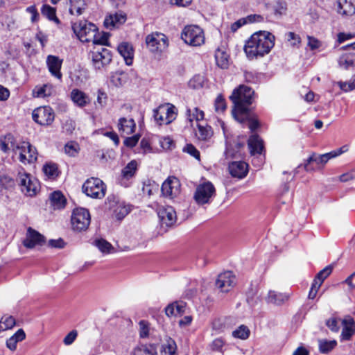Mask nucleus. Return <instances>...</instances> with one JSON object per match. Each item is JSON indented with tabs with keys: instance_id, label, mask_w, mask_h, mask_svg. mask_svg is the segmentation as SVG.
I'll return each mask as SVG.
<instances>
[{
	"instance_id": "1",
	"label": "nucleus",
	"mask_w": 355,
	"mask_h": 355,
	"mask_svg": "<svg viewBox=\"0 0 355 355\" xmlns=\"http://www.w3.org/2000/svg\"><path fill=\"white\" fill-rule=\"evenodd\" d=\"M275 36L269 32L254 33L246 42L244 51L249 59L263 57L268 54L275 44Z\"/></svg>"
},
{
	"instance_id": "2",
	"label": "nucleus",
	"mask_w": 355,
	"mask_h": 355,
	"mask_svg": "<svg viewBox=\"0 0 355 355\" xmlns=\"http://www.w3.org/2000/svg\"><path fill=\"white\" fill-rule=\"evenodd\" d=\"M254 93L252 88L245 85H240L233 91L230 98L234 103L232 114L236 120L243 121L248 117V106L252 103Z\"/></svg>"
},
{
	"instance_id": "3",
	"label": "nucleus",
	"mask_w": 355,
	"mask_h": 355,
	"mask_svg": "<svg viewBox=\"0 0 355 355\" xmlns=\"http://www.w3.org/2000/svg\"><path fill=\"white\" fill-rule=\"evenodd\" d=\"M181 38L192 46H200L205 41L203 30L196 25L186 26L182 31Z\"/></svg>"
},
{
	"instance_id": "4",
	"label": "nucleus",
	"mask_w": 355,
	"mask_h": 355,
	"mask_svg": "<svg viewBox=\"0 0 355 355\" xmlns=\"http://www.w3.org/2000/svg\"><path fill=\"white\" fill-rule=\"evenodd\" d=\"M73 33L83 42H88L94 38L97 31V27L87 21H80L72 24Z\"/></svg>"
},
{
	"instance_id": "5",
	"label": "nucleus",
	"mask_w": 355,
	"mask_h": 355,
	"mask_svg": "<svg viewBox=\"0 0 355 355\" xmlns=\"http://www.w3.org/2000/svg\"><path fill=\"white\" fill-rule=\"evenodd\" d=\"M90 221V214L87 209L79 207L73 209L71 217L73 230L78 232L87 230Z\"/></svg>"
},
{
	"instance_id": "6",
	"label": "nucleus",
	"mask_w": 355,
	"mask_h": 355,
	"mask_svg": "<svg viewBox=\"0 0 355 355\" xmlns=\"http://www.w3.org/2000/svg\"><path fill=\"white\" fill-rule=\"evenodd\" d=\"M83 191L93 198H102L105 195L106 186L99 178L87 179L83 185Z\"/></svg>"
},
{
	"instance_id": "7",
	"label": "nucleus",
	"mask_w": 355,
	"mask_h": 355,
	"mask_svg": "<svg viewBox=\"0 0 355 355\" xmlns=\"http://www.w3.org/2000/svg\"><path fill=\"white\" fill-rule=\"evenodd\" d=\"M177 116V109L171 104L162 105L153 111V117L159 124H169L173 121Z\"/></svg>"
},
{
	"instance_id": "8",
	"label": "nucleus",
	"mask_w": 355,
	"mask_h": 355,
	"mask_svg": "<svg viewBox=\"0 0 355 355\" xmlns=\"http://www.w3.org/2000/svg\"><path fill=\"white\" fill-rule=\"evenodd\" d=\"M216 195V189L213 184L206 182L199 184L194 193V200L199 205L209 204Z\"/></svg>"
},
{
	"instance_id": "9",
	"label": "nucleus",
	"mask_w": 355,
	"mask_h": 355,
	"mask_svg": "<svg viewBox=\"0 0 355 355\" xmlns=\"http://www.w3.org/2000/svg\"><path fill=\"white\" fill-rule=\"evenodd\" d=\"M92 64L96 69H101L112 61L110 51L103 46H94L91 51Z\"/></svg>"
},
{
	"instance_id": "10",
	"label": "nucleus",
	"mask_w": 355,
	"mask_h": 355,
	"mask_svg": "<svg viewBox=\"0 0 355 355\" xmlns=\"http://www.w3.org/2000/svg\"><path fill=\"white\" fill-rule=\"evenodd\" d=\"M21 191L28 196H33L36 194L38 187V182L36 180H32L31 175L26 173H18L17 178Z\"/></svg>"
},
{
	"instance_id": "11",
	"label": "nucleus",
	"mask_w": 355,
	"mask_h": 355,
	"mask_svg": "<svg viewBox=\"0 0 355 355\" xmlns=\"http://www.w3.org/2000/svg\"><path fill=\"white\" fill-rule=\"evenodd\" d=\"M146 42L149 50L153 53L162 52L168 46V40L165 35L154 33L148 35Z\"/></svg>"
},
{
	"instance_id": "12",
	"label": "nucleus",
	"mask_w": 355,
	"mask_h": 355,
	"mask_svg": "<svg viewBox=\"0 0 355 355\" xmlns=\"http://www.w3.org/2000/svg\"><path fill=\"white\" fill-rule=\"evenodd\" d=\"M109 208L112 211L117 220H122L130 211V205L120 201L116 197L112 196L107 198Z\"/></svg>"
},
{
	"instance_id": "13",
	"label": "nucleus",
	"mask_w": 355,
	"mask_h": 355,
	"mask_svg": "<svg viewBox=\"0 0 355 355\" xmlns=\"http://www.w3.org/2000/svg\"><path fill=\"white\" fill-rule=\"evenodd\" d=\"M54 112L49 106L40 107L33 112V119L41 125H51L54 121Z\"/></svg>"
},
{
	"instance_id": "14",
	"label": "nucleus",
	"mask_w": 355,
	"mask_h": 355,
	"mask_svg": "<svg viewBox=\"0 0 355 355\" xmlns=\"http://www.w3.org/2000/svg\"><path fill=\"white\" fill-rule=\"evenodd\" d=\"M157 215L162 227H170L176 220L177 216L174 208L171 206H162L159 207Z\"/></svg>"
},
{
	"instance_id": "15",
	"label": "nucleus",
	"mask_w": 355,
	"mask_h": 355,
	"mask_svg": "<svg viewBox=\"0 0 355 355\" xmlns=\"http://www.w3.org/2000/svg\"><path fill=\"white\" fill-rule=\"evenodd\" d=\"M19 155V160L22 163H31L37 160L36 148L32 146L29 142L23 141L19 145L16 146Z\"/></svg>"
},
{
	"instance_id": "16",
	"label": "nucleus",
	"mask_w": 355,
	"mask_h": 355,
	"mask_svg": "<svg viewBox=\"0 0 355 355\" xmlns=\"http://www.w3.org/2000/svg\"><path fill=\"white\" fill-rule=\"evenodd\" d=\"M235 276L231 271L218 275L216 280V287L221 292H228L235 284Z\"/></svg>"
},
{
	"instance_id": "17",
	"label": "nucleus",
	"mask_w": 355,
	"mask_h": 355,
	"mask_svg": "<svg viewBox=\"0 0 355 355\" xmlns=\"http://www.w3.org/2000/svg\"><path fill=\"white\" fill-rule=\"evenodd\" d=\"M180 184L175 178H168L162 185V192L164 196L173 198L180 193Z\"/></svg>"
},
{
	"instance_id": "18",
	"label": "nucleus",
	"mask_w": 355,
	"mask_h": 355,
	"mask_svg": "<svg viewBox=\"0 0 355 355\" xmlns=\"http://www.w3.org/2000/svg\"><path fill=\"white\" fill-rule=\"evenodd\" d=\"M45 242V237L42 234L34 229L28 227L23 244L27 248H33L36 245H43Z\"/></svg>"
},
{
	"instance_id": "19",
	"label": "nucleus",
	"mask_w": 355,
	"mask_h": 355,
	"mask_svg": "<svg viewBox=\"0 0 355 355\" xmlns=\"http://www.w3.org/2000/svg\"><path fill=\"white\" fill-rule=\"evenodd\" d=\"M328 161L325 154L318 156L313 155L307 159L304 167L307 172H312L320 169Z\"/></svg>"
},
{
	"instance_id": "20",
	"label": "nucleus",
	"mask_w": 355,
	"mask_h": 355,
	"mask_svg": "<svg viewBox=\"0 0 355 355\" xmlns=\"http://www.w3.org/2000/svg\"><path fill=\"white\" fill-rule=\"evenodd\" d=\"M70 98L73 104L80 108H83L91 103V99L88 94L77 88L71 90L70 93Z\"/></svg>"
},
{
	"instance_id": "21",
	"label": "nucleus",
	"mask_w": 355,
	"mask_h": 355,
	"mask_svg": "<svg viewBox=\"0 0 355 355\" xmlns=\"http://www.w3.org/2000/svg\"><path fill=\"white\" fill-rule=\"evenodd\" d=\"M342 324L343 327L340 334V340H351L352 337L355 334L354 320L351 316L347 315L342 320Z\"/></svg>"
},
{
	"instance_id": "22",
	"label": "nucleus",
	"mask_w": 355,
	"mask_h": 355,
	"mask_svg": "<svg viewBox=\"0 0 355 355\" xmlns=\"http://www.w3.org/2000/svg\"><path fill=\"white\" fill-rule=\"evenodd\" d=\"M248 165L242 161L232 162L229 164V171L232 177L243 178L248 173Z\"/></svg>"
},
{
	"instance_id": "23",
	"label": "nucleus",
	"mask_w": 355,
	"mask_h": 355,
	"mask_svg": "<svg viewBox=\"0 0 355 355\" xmlns=\"http://www.w3.org/2000/svg\"><path fill=\"white\" fill-rule=\"evenodd\" d=\"M118 52L123 58L127 65L130 66L133 62L134 49L128 42L121 43L117 48Z\"/></svg>"
},
{
	"instance_id": "24",
	"label": "nucleus",
	"mask_w": 355,
	"mask_h": 355,
	"mask_svg": "<svg viewBox=\"0 0 355 355\" xmlns=\"http://www.w3.org/2000/svg\"><path fill=\"white\" fill-rule=\"evenodd\" d=\"M337 11L345 16L355 14V0H338Z\"/></svg>"
},
{
	"instance_id": "25",
	"label": "nucleus",
	"mask_w": 355,
	"mask_h": 355,
	"mask_svg": "<svg viewBox=\"0 0 355 355\" xmlns=\"http://www.w3.org/2000/svg\"><path fill=\"white\" fill-rule=\"evenodd\" d=\"M46 63L51 73L58 79H61L62 73L60 69L62 66V60L57 56L49 55L47 57Z\"/></svg>"
},
{
	"instance_id": "26",
	"label": "nucleus",
	"mask_w": 355,
	"mask_h": 355,
	"mask_svg": "<svg viewBox=\"0 0 355 355\" xmlns=\"http://www.w3.org/2000/svg\"><path fill=\"white\" fill-rule=\"evenodd\" d=\"M17 145L19 144H15L14 137L11 134H8L0 139V148L4 153H8L11 149L17 154L18 152V149H16Z\"/></svg>"
},
{
	"instance_id": "27",
	"label": "nucleus",
	"mask_w": 355,
	"mask_h": 355,
	"mask_svg": "<svg viewBox=\"0 0 355 355\" xmlns=\"http://www.w3.org/2000/svg\"><path fill=\"white\" fill-rule=\"evenodd\" d=\"M248 141L251 155L262 153L263 150V141L257 135H252Z\"/></svg>"
},
{
	"instance_id": "28",
	"label": "nucleus",
	"mask_w": 355,
	"mask_h": 355,
	"mask_svg": "<svg viewBox=\"0 0 355 355\" xmlns=\"http://www.w3.org/2000/svg\"><path fill=\"white\" fill-rule=\"evenodd\" d=\"M126 20V15L123 12H116L114 15H110L105 19L104 24L107 28H112L116 25H121Z\"/></svg>"
},
{
	"instance_id": "29",
	"label": "nucleus",
	"mask_w": 355,
	"mask_h": 355,
	"mask_svg": "<svg viewBox=\"0 0 355 355\" xmlns=\"http://www.w3.org/2000/svg\"><path fill=\"white\" fill-rule=\"evenodd\" d=\"M49 201L51 205L54 209H60L63 208L66 204V199L63 194L59 191H54L49 196Z\"/></svg>"
},
{
	"instance_id": "30",
	"label": "nucleus",
	"mask_w": 355,
	"mask_h": 355,
	"mask_svg": "<svg viewBox=\"0 0 355 355\" xmlns=\"http://www.w3.org/2000/svg\"><path fill=\"white\" fill-rule=\"evenodd\" d=\"M69 13L72 15L79 16L86 9L87 5L85 0H69Z\"/></svg>"
},
{
	"instance_id": "31",
	"label": "nucleus",
	"mask_w": 355,
	"mask_h": 355,
	"mask_svg": "<svg viewBox=\"0 0 355 355\" xmlns=\"http://www.w3.org/2000/svg\"><path fill=\"white\" fill-rule=\"evenodd\" d=\"M229 55L223 49L218 48L215 53L217 65L221 69H227L229 66Z\"/></svg>"
},
{
	"instance_id": "32",
	"label": "nucleus",
	"mask_w": 355,
	"mask_h": 355,
	"mask_svg": "<svg viewBox=\"0 0 355 355\" xmlns=\"http://www.w3.org/2000/svg\"><path fill=\"white\" fill-rule=\"evenodd\" d=\"M135 123L132 119L121 118L119 121V130L124 134H132L135 129Z\"/></svg>"
},
{
	"instance_id": "33",
	"label": "nucleus",
	"mask_w": 355,
	"mask_h": 355,
	"mask_svg": "<svg viewBox=\"0 0 355 355\" xmlns=\"http://www.w3.org/2000/svg\"><path fill=\"white\" fill-rule=\"evenodd\" d=\"M318 343L319 352L324 354L331 352L338 344L336 340H329L325 338L318 339Z\"/></svg>"
},
{
	"instance_id": "34",
	"label": "nucleus",
	"mask_w": 355,
	"mask_h": 355,
	"mask_svg": "<svg viewBox=\"0 0 355 355\" xmlns=\"http://www.w3.org/2000/svg\"><path fill=\"white\" fill-rule=\"evenodd\" d=\"M289 295L286 293H278L275 291H270L268 295V302L280 305L287 301Z\"/></svg>"
},
{
	"instance_id": "35",
	"label": "nucleus",
	"mask_w": 355,
	"mask_h": 355,
	"mask_svg": "<svg viewBox=\"0 0 355 355\" xmlns=\"http://www.w3.org/2000/svg\"><path fill=\"white\" fill-rule=\"evenodd\" d=\"M26 338V334L22 329H19L17 331L8 338L6 341V346L8 349L13 351L17 347V343L22 341Z\"/></svg>"
},
{
	"instance_id": "36",
	"label": "nucleus",
	"mask_w": 355,
	"mask_h": 355,
	"mask_svg": "<svg viewBox=\"0 0 355 355\" xmlns=\"http://www.w3.org/2000/svg\"><path fill=\"white\" fill-rule=\"evenodd\" d=\"M338 62L340 67L345 69L355 67V53H347L343 55Z\"/></svg>"
},
{
	"instance_id": "37",
	"label": "nucleus",
	"mask_w": 355,
	"mask_h": 355,
	"mask_svg": "<svg viewBox=\"0 0 355 355\" xmlns=\"http://www.w3.org/2000/svg\"><path fill=\"white\" fill-rule=\"evenodd\" d=\"M197 126L198 131L196 133V136L199 139L206 141L212 137L213 131L211 126L201 123H198Z\"/></svg>"
},
{
	"instance_id": "38",
	"label": "nucleus",
	"mask_w": 355,
	"mask_h": 355,
	"mask_svg": "<svg viewBox=\"0 0 355 355\" xmlns=\"http://www.w3.org/2000/svg\"><path fill=\"white\" fill-rule=\"evenodd\" d=\"M54 92V87L51 84H45L42 87H35L33 90L35 96L38 98H44L50 96Z\"/></svg>"
},
{
	"instance_id": "39",
	"label": "nucleus",
	"mask_w": 355,
	"mask_h": 355,
	"mask_svg": "<svg viewBox=\"0 0 355 355\" xmlns=\"http://www.w3.org/2000/svg\"><path fill=\"white\" fill-rule=\"evenodd\" d=\"M137 169V163L135 160L130 162L122 170L121 174L123 178L128 180L132 178Z\"/></svg>"
},
{
	"instance_id": "40",
	"label": "nucleus",
	"mask_w": 355,
	"mask_h": 355,
	"mask_svg": "<svg viewBox=\"0 0 355 355\" xmlns=\"http://www.w3.org/2000/svg\"><path fill=\"white\" fill-rule=\"evenodd\" d=\"M42 14L46 17L49 20L59 23L60 21L55 15V8L49 5H44L41 9Z\"/></svg>"
},
{
	"instance_id": "41",
	"label": "nucleus",
	"mask_w": 355,
	"mask_h": 355,
	"mask_svg": "<svg viewBox=\"0 0 355 355\" xmlns=\"http://www.w3.org/2000/svg\"><path fill=\"white\" fill-rule=\"evenodd\" d=\"M177 350V345L175 342L169 338L166 340V343L163 345V355H175Z\"/></svg>"
},
{
	"instance_id": "42",
	"label": "nucleus",
	"mask_w": 355,
	"mask_h": 355,
	"mask_svg": "<svg viewBox=\"0 0 355 355\" xmlns=\"http://www.w3.org/2000/svg\"><path fill=\"white\" fill-rule=\"evenodd\" d=\"M234 338L245 340L250 336V329L248 327L242 324L238 329L232 331Z\"/></svg>"
},
{
	"instance_id": "43",
	"label": "nucleus",
	"mask_w": 355,
	"mask_h": 355,
	"mask_svg": "<svg viewBox=\"0 0 355 355\" xmlns=\"http://www.w3.org/2000/svg\"><path fill=\"white\" fill-rule=\"evenodd\" d=\"M94 243L95 245L103 253H110L111 252V250H113L112 245L105 239H97L94 241Z\"/></svg>"
},
{
	"instance_id": "44",
	"label": "nucleus",
	"mask_w": 355,
	"mask_h": 355,
	"mask_svg": "<svg viewBox=\"0 0 355 355\" xmlns=\"http://www.w3.org/2000/svg\"><path fill=\"white\" fill-rule=\"evenodd\" d=\"M187 113L188 114V119L191 122H192L193 119L196 121H202L205 116L203 111L200 110L198 107H195L192 113H191V110L188 109Z\"/></svg>"
},
{
	"instance_id": "45",
	"label": "nucleus",
	"mask_w": 355,
	"mask_h": 355,
	"mask_svg": "<svg viewBox=\"0 0 355 355\" xmlns=\"http://www.w3.org/2000/svg\"><path fill=\"white\" fill-rule=\"evenodd\" d=\"M79 145L74 141L68 142L64 146V152L71 157H75L79 151Z\"/></svg>"
},
{
	"instance_id": "46",
	"label": "nucleus",
	"mask_w": 355,
	"mask_h": 355,
	"mask_svg": "<svg viewBox=\"0 0 355 355\" xmlns=\"http://www.w3.org/2000/svg\"><path fill=\"white\" fill-rule=\"evenodd\" d=\"M44 174L51 178H54L58 175V167L54 164H46L43 167Z\"/></svg>"
},
{
	"instance_id": "47",
	"label": "nucleus",
	"mask_w": 355,
	"mask_h": 355,
	"mask_svg": "<svg viewBox=\"0 0 355 355\" xmlns=\"http://www.w3.org/2000/svg\"><path fill=\"white\" fill-rule=\"evenodd\" d=\"M15 324V320L12 316L2 317L0 320V327L2 331L12 328Z\"/></svg>"
},
{
	"instance_id": "48",
	"label": "nucleus",
	"mask_w": 355,
	"mask_h": 355,
	"mask_svg": "<svg viewBox=\"0 0 355 355\" xmlns=\"http://www.w3.org/2000/svg\"><path fill=\"white\" fill-rule=\"evenodd\" d=\"M337 85L345 92L352 91L355 89V76L349 82L338 81Z\"/></svg>"
},
{
	"instance_id": "49",
	"label": "nucleus",
	"mask_w": 355,
	"mask_h": 355,
	"mask_svg": "<svg viewBox=\"0 0 355 355\" xmlns=\"http://www.w3.org/2000/svg\"><path fill=\"white\" fill-rule=\"evenodd\" d=\"M0 23L3 28L6 30H11L14 26V20L8 15H1L0 17Z\"/></svg>"
},
{
	"instance_id": "50",
	"label": "nucleus",
	"mask_w": 355,
	"mask_h": 355,
	"mask_svg": "<svg viewBox=\"0 0 355 355\" xmlns=\"http://www.w3.org/2000/svg\"><path fill=\"white\" fill-rule=\"evenodd\" d=\"M241 152L238 151L233 144H228L225 150L226 158H236L241 157Z\"/></svg>"
},
{
	"instance_id": "51",
	"label": "nucleus",
	"mask_w": 355,
	"mask_h": 355,
	"mask_svg": "<svg viewBox=\"0 0 355 355\" xmlns=\"http://www.w3.org/2000/svg\"><path fill=\"white\" fill-rule=\"evenodd\" d=\"M333 270L331 266H327L322 270H320L315 278H316L318 281H320L322 284L324 281V279L330 275Z\"/></svg>"
},
{
	"instance_id": "52",
	"label": "nucleus",
	"mask_w": 355,
	"mask_h": 355,
	"mask_svg": "<svg viewBox=\"0 0 355 355\" xmlns=\"http://www.w3.org/2000/svg\"><path fill=\"white\" fill-rule=\"evenodd\" d=\"M240 123L248 122V126L251 130V131L255 130L259 126V123L257 119L251 117L250 113L249 112L248 117L244 118L243 121L240 120H237Z\"/></svg>"
},
{
	"instance_id": "53",
	"label": "nucleus",
	"mask_w": 355,
	"mask_h": 355,
	"mask_svg": "<svg viewBox=\"0 0 355 355\" xmlns=\"http://www.w3.org/2000/svg\"><path fill=\"white\" fill-rule=\"evenodd\" d=\"M183 151L187 153L191 156L195 157L196 159L200 160V152L192 144H187L184 148Z\"/></svg>"
},
{
	"instance_id": "54",
	"label": "nucleus",
	"mask_w": 355,
	"mask_h": 355,
	"mask_svg": "<svg viewBox=\"0 0 355 355\" xmlns=\"http://www.w3.org/2000/svg\"><path fill=\"white\" fill-rule=\"evenodd\" d=\"M139 336L141 338H147L149 335V323L145 320H141L139 323Z\"/></svg>"
},
{
	"instance_id": "55",
	"label": "nucleus",
	"mask_w": 355,
	"mask_h": 355,
	"mask_svg": "<svg viewBox=\"0 0 355 355\" xmlns=\"http://www.w3.org/2000/svg\"><path fill=\"white\" fill-rule=\"evenodd\" d=\"M204 83V77L200 75L193 76L189 81L190 87L197 89L202 87Z\"/></svg>"
},
{
	"instance_id": "56",
	"label": "nucleus",
	"mask_w": 355,
	"mask_h": 355,
	"mask_svg": "<svg viewBox=\"0 0 355 355\" xmlns=\"http://www.w3.org/2000/svg\"><path fill=\"white\" fill-rule=\"evenodd\" d=\"M215 110L216 112H223L226 109V103L224 98L219 95L215 100Z\"/></svg>"
},
{
	"instance_id": "57",
	"label": "nucleus",
	"mask_w": 355,
	"mask_h": 355,
	"mask_svg": "<svg viewBox=\"0 0 355 355\" xmlns=\"http://www.w3.org/2000/svg\"><path fill=\"white\" fill-rule=\"evenodd\" d=\"M132 355H154V352L148 347L141 345L135 349Z\"/></svg>"
},
{
	"instance_id": "58",
	"label": "nucleus",
	"mask_w": 355,
	"mask_h": 355,
	"mask_svg": "<svg viewBox=\"0 0 355 355\" xmlns=\"http://www.w3.org/2000/svg\"><path fill=\"white\" fill-rule=\"evenodd\" d=\"M75 128V121L71 119H67L62 124V129L67 134H72Z\"/></svg>"
},
{
	"instance_id": "59",
	"label": "nucleus",
	"mask_w": 355,
	"mask_h": 355,
	"mask_svg": "<svg viewBox=\"0 0 355 355\" xmlns=\"http://www.w3.org/2000/svg\"><path fill=\"white\" fill-rule=\"evenodd\" d=\"M326 325L332 331L337 333L340 330V327L338 324V320L335 318H331L326 321Z\"/></svg>"
},
{
	"instance_id": "60",
	"label": "nucleus",
	"mask_w": 355,
	"mask_h": 355,
	"mask_svg": "<svg viewBox=\"0 0 355 355\" xmlns=\"http://www.w3.org/2000/svg\"><path fill=\"white\" fill-rule=\"evenodd\" d=\"M78 336V331L76 330L71 331L64 338L63 343L65 345H71Z\"/></svg>"
},
{
	"instance_id": "61",
	"label": "nucleus",
	"mask_w": 355,
	"mask_h": 355,
	"mask_svg": "<svg viewBox=\"0 0 355 355\" xmlns=\"http://www.w3.org/2000/svg\"><path fill=\"white\" fill-rule=\"evenodd\" d=\"M107 98V94H105V92H104L101 89H98L96 101H97V103L101 107H104L106 105Z\"/></svg>"
},
{
	"instance_id": "62",
	"label": "nucleus",
	"mask_w": 355,
	"mask_h": 355,
	"mask_svg": "<svg viewBox=\"0 0 355 355\" xmlns=\"http://www.w3.org/2000/svg\"><path fill=\"white\" fill-rule=\"evenodd\" d=\"M140 136L139 135H133L130 137H127L124 141V144L132 148L136 146L138 143Z\"/></svg>"
},
{
	"instance_id": "63",
	"label": "nucleus",
	"mask_w": 355,
	"mask_h": 355,
	"mask_svg": "<svg viewBox=\"0 0 355 355\" xmlns=\"http://www.w3.org/2000/svg\"><path fill=\"white\" fill-rule=\"evenodd\" d=\"M286 6L284 2H277L274 7V12L275 15H282L285 13Z\"/></svg>"
},
{
	"instance_id": "64",
	"label": "nucleus",
	"mask_w": 355,
	"mask_h": 355,
	"mask_svg": "<svg viewBox=\"0 0 355 355\" xmlns=\"http://www.w3.org/2000/svg\"><path fill=\"white\" fill-rule=\"evenodd\" d=\"M307 39L308 46L311 50L317 49L321 46V43L318 39L309 35L307 36Z\"/></svg>"
}]
</instances>
